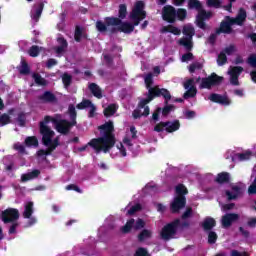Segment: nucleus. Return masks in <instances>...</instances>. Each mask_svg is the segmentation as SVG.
<instances>
[{
	"label": "nucleus",
	"instance_id": "obj_31",
	"mask_svg": "<svg viewBox=\"0 0 256 256\" xmlns=\"http://www.w3.org/2000/svg\"><path fill=\"white\" fill-rule=\"evenodd\" d=\"M134 225H135V219L131 218L121 228L122 233H124V234L131 233V230L133 229Z\"/></svg>",
	"mask_w": 256,
	"mask_h": 256
},
{
	"label": "nucleus",
	"instance_id": "obj_56",
	"mask_svg": "<svg viewBox=\"0 0 256 256\" xmlns=\"http://www.w3.org/2000/svg\"><path fill=\"white\" fill-rule=\"evenodd\" d=\"M26 121H27V118H25L24 113L18 114L17 122H18L19 127H23L25 125Z\"/></svg>",
	"mask_w": 256,
	"mask_h": 256
},
{
	"label": "nucleus",
	"instance_id": "obj_43",
	"mask_svg": "<svg viewBox=\"0 0 256 256\" xmlns=\"http://www.w3.org/2000/svg\"><path fill=\"white\" fill-rule=\"evenodd\" d=\"M227 63V54L225 52H220L218 57H217V65L219 67H223Z\"/></svg>",
	"mask_w": 256,
	"mask_h": 256
},
{
	"label": "nucleus",
	"instance_id": "obj_58",
	"mask_svg": "<svg viewBox=\"0 0 256 256\" xmlns=\"http://www.w3.org/2000/svg\"><path fill=\"white\" fill-rule=\"evenodd\" d=\"M134 256H149V252H147V249L140 247L136 250Z\"/></svg>",
	"mask_w": 256,
	"mask_h": 256
},
{
	"label": "nucleus",
	"instance_id": "obj_1",
	"mask_svg": "<svg viewBox=\"0 0 256 256\" xmlns=\"http://www.w3.org/2000/svg\"><path fill=\"white\" fill-rule=\"evenodd\" d=\"M98 129L103 132V137L91 139L89 145L97 154L101 153V151L103 153H109L115 147V135H113L115 126L113 125V121L104 123Z\"/></svg>",
	"mask_w": 256,
	"mask_h": 256
},
{
	"label": "nucleus",
	"instance_id": "obj_54",
	"mask_svg": "<svg viewBox=\"0 0 256 256\" xmlns=\"http://www.w3.org/2000/svg\"><path fill=\"white\" fill-rule=\"evenodd\" d=\"M193 59H194L193 53L187 52L182 55L181 61L182 63H187V61H193Z\"/></svg>",
	"mask_w": 256,
	"mask_h": 256
},
{
	"label": "nucleus",
	"instance_id": "obj_28",
	"mask_svg": "<svg viewBox=\"0 0 256 256\" xmlns=\"http://www.w3.org/2000/svg\"><path fill=\"white\" fill-rule=\"evenodd\" d=\"M175 191H176V195H177L176 197H185V195L189 194V190L183 184H178L175 187Z\"/></svg>",
	"mask_w": 256,
	"mask_h": 256
},
{
	"label": "nucleus",
	"instance_id": "obj_17",
	"mask_svg": "<svg viewBox=\"0 0 256 256\" xmlns=\"http://www.w3.org/2000/svg\"><path fill=\"white\" fill-rule=\"evenodd\" d=\"M38 101L43 104L57 103V96L51 91H45L43 94L38 96Z\"/></svg>",
	"mask_w": 256,
	"mask_h": 256
},
{
	"label": "nucleus",
	"instance_id": "obj_35",
	"mask_svg": "<svg viewBox=\"0 0 256 256\" xmlns=\"http://www.w3.org/2000/svg\"><path fill=\"white\" fill-rule=\"evenodd\" d=\"M92 104H93V102H91V100L83 99L82 102H80L76 105V109L83 111V109H89Z\"/></svg>",
	"mask_w": 256,
	"mask_h": 256
},
{
	"label": "nucleus",
	"instance_id": "obj_20",
	"mask_svg": "<svg viewBox=\"0 0 256 256\" xmlns=\"http://www.w3.org/2000/svg\"><path fill=\"white\" fill-rule=\"evenodd\" d=\"M57 42L59 43V46L55 48V53L61 55V53H65V50L69 47V43L67 42V39L63 37H58Z\"/></svg>",
	"mask_w": 256,
	"mask_h": 256
},
{
	"label": "nucleus",
	"instance_id": "obj_18",
	"mask_svg": "<svg viewBox=\"0 0 256 256\" xmlns=\"http://www.w3.org/2000/svg\"><path fill=\"white\" fill-rule=\"evenodd\" d=\"M31 215H33V202H28L25 205V209L23 212V217L24 219H30L28 221V225L31 227V225H35V223H37V219L35 218H31Z\"/></svg>",
	"mask_w": 256,
	"mask_h": 256
},
{
	"label": "nucleus",
	"instance_id": "obj_57",
	"mask_svg": "<svg viewBox=\"0 0 256 256\" xmlns=\"http://www.w3.org/2000/svg\"><path fill=\"white\" fill-rule=\"evenodd\" d=\"M14 149L18 151L21 155H25V153H27V151L25 150V146L23 144H14Z\"/></svg>",
	"mask_w": 256,
	"mask_h": 256
},
{
	"label": "nucleus",
	"instance_id": "obj_64",
	"mask_svg": "<svg viewBox=\"0 0 256 256\" xmlns=\"http://www.w3.org/2000/svg\"><path fill=\"white\" fill-rule=\"evenodd\" d=\"M248 63H249V65H251V67H256V55L255 54L248 57Z\"/></svg>",
	"mask_w": 256,
	"mask_h": 256
},
{
	"label": "nucleus",
	"instance_id": "obj_63",
	"mask_svg": "<svg viewBox=\"0 0 256 256\" xmlns=\"http://www.w3.org/2000/svg\"><path fill=\"white\" fill-rule=\"evenodd\" d=\"M161 113V107H158L152 114L153 121H159V114Z\"/></svg>",
	"mask_w": 256,
	"mask_h": 256
},
{
	"label": "nucleus",
	"instance_id": "obj_15",
	"mask_svg": "<svg viewBox=\"0 0 256 256\" xmlns=\"http://www.w3.org/2000/svg\"><path fill=\"white\" fill-rule=\"evenodd\" d=\"M235 221H239V214L237 213H226L221 218V225L224 229H227L235 223Z\"/></svg>",
	"mask_w": 256,
	"mask_h": 256
},
{
	"label": "nucleus",
	"instance_id": "obj_11",
	"mask_svg": "<svg viewBox=\"0 0 256 256\" xmlns=\"http://www.w3.org/2000/svg\"><path fill=\"white\" fill-rule=\"evenodd\" d=\"M223 83V77L212 73L210 76L202 78L200 89H211L217 85H221Z\"/></svg>",
	"mask_w": 256,
	"mask_h": 256
},
{
	"label": "nucleus",
	"instance_id": "obj_6",
	"mask_svg": "<svg viewBox=\"0 0 256 256\" xmlns=\"http://www.w3.org/2000/svg\"><path fill=\"white\" fill-rule=\"evenodd\" d=\"M188 9H195L198 11V15L196 16V25L199 27V29H202L205 31L207 29V19H211L213 13L206 12L205 9H203V4L199 0H188Z\"/></svg>",
	"mask_w": 256,
	"mask_h": 256
},
{
	"label": "nucleus",
	"instance_id": "obj_50",
	"mask_svg": "<svg viewBox=\"0 0 256 256\" xmlns=\"http://www.w3.org/2000/svg\"><path fill=\"white\" fill-rule=\"evenodd\" d=\"M203 69V64L201 62H194L189 65V73H195V71Z\"/></svg>",
	"mask_w": 256,
	"mask_h": 256
},
{
	"label": "nucleus",
	"instance_id": "obj_51",
	"mask_svg": "<svg viewBox=\"0 0 256 256\" xmlns=\"http://www.w3.org/2000/svg\"><path fill=\"white\" fill-rule=\"evenodd\" d=\"M189 217H193V208L191 207L186 208L185 212L181 216V219L185 221L189 219Z\"/></svg>",
	"mask_w": 256,
	"mask_h": 256
},
{
	"label": "nucleus",
	"instance_id": "obj_41",
	"mask_svg": "<svg viewBox=\"0 0 256 256\" xmlns=\"http://www.w3.org/2000/svg\"><path fill=\"white\" fill-rule=\"evenodd\" d=\"M68 114L70 117V121H77V110L75 109V105L73 104L69 105Z\"/></svg>",
	"mask_w": 256,
	"mask_h": 256
},
{
	"label": "nucleus",
	"instance_id": "obj_59",
	"mask_svg": "<svg viewBox=\"0 0 256 256\" xmlns=\"http://www.w3.org/2000/svg\"><path fill=\"white\" fill-rule=\"evenodd\" d=\"M239 161H247V159H250L251 152H245L237 154Z\"/></svg>",
	"mask_w": 256,
	"mask_h": 256
},
{
	"label": "nucleus",
	"instance_id": "obj_9",
	"mask_svg": "<svg viewBox=\"0 0 256 256\" xmlns=\"http://www.w3.org/2000/svg\"><path fill=\"white\" fill-rule=\"evenodd\" d=\"M51 121L55 125L56 131L58 133H60L61 135H69L71 129H73V127H75V125H77V121L69 122L67 119L57 120L50 116V122Z\"/></svg>",
	"mask_w": 256,
	"mask_h": 256
},
{
	"label": "nucleus",
	"instance_id": "obj_46",
	"mask_svg": "<svg viewBox=\"0 0 256 256\" xmlns=\"http://www.w3.org/2000/svg\"><path fill=\"white\" fill-rule=\"evenodd\" d=\"M144 83L146 85V89H150L151 87H153V73L149 72L145 76Z\"/></svg>",
	"mask_w": 256,
	"mask_h": 256
},
{
	"label": "nucleus",
	"instance_id": "obj_62",
	"mask_svg": "<svg viewBox=\"0 0 256 256\" xmlns=\"http://www.w3.org/2000/svg\"><path fill=\"white\" fill-rule=\"evenodd\" d=\"M234 52H235L234 45H230L229 47L224 48L222 51V53H224L225 55H233Z\"/></svg>",
	"mask_w": 256,
	"mask_h": 256
},
{
	"label": "nucleus",
	"instance_id": "obj_24",
	"mask_svg": "<svg viewBox=\"0 0 256 256\" xmlns=\"http://www.w3.org/2000/svg\"><path fill=\"white\" fill-rule=\"evenodd\" d=\"M43 9H45V4L43 2H39L36 5L35 13L32 14V19L36 21V23L39 21V19H41Z\"/></svg>",
	"mask_w": 256,
	"mask_h": 256
},
{
	"label": "nucleus",
	"instance_id": "obj_25",
	"mask_svg": "<svg viewBox=\"0 0 256 256\" xmlns=\"http://www.w3.org/2000/svg\"><path fill=\"white\" fill-rule=\"evenodd\" d=\"M153 237V232L149 229H143L139 234H138V241L139 243H143V241H147V239H151Z\"/></svg>",
	"mask_w": 256,
	"mask_h": 256
},
{
	"label": "nucleus",
	"instance_id": "obj_12",
	"mask_svg": "<svg viewBox=\"0 0 256 256\" xmlns=\"http://www.w3.org/2000/svg\"><path fill=\"white\" fill-rule=\"evenodd\" d=\"M162 19L166 21V23H173L177 22V9L171 5H166L162 8Z\"/></svg>",
	"mask_w": 256,
	"mask_h": 256
},
{
	"label": "nucleus",
	"instance_id": "obj_40",
	"mask_svg": "<svg viewBox=\"0 0 256 256\" xmlns=\"http://www.w3.org/2000/svg\"><path fill=\"white\" fill-rule=\"evenodd\" d=\"M192 39L193 38H183L180 40V45H183L187 51H191V49H193V42H191Z\"/></svg>",
	"mask_w": 256,
	"mask_h": 256
},
{
	"label": "nucleus",
	"instance_id": "obj_45",
	"mask_svg": "<svg viewBox=\"0 0 256 256\" xmlns=\"http://www.w3.org/2000/svg\"><path fill=\"white\" fill-rule=\"evenodd\" d=\"M175 109V105L173 104H165V106L163 108H161V111H162V115L163 117H167L171 111H173Z\"/></svg>",
	"mask_w": 256,
	"mask_h": 256
},
{
	"label": "nucleus",
	"instance_id": "obj_53",
	"mask_svg": "<svg viewBox=\"0 0 256 256\" xmlns=\"http://www.w3.org/2000/svg\"><path fill=\"white\" fill-rule=\"evenodd\" d=\"M104 61L108 67H113L114 58L110 54H103Z\"/></svg>",
	"mask_w": 256,
	"mask_h": 256
},
{
	"label": "nucleus",
	"instance_id": "obj_36",
	"mask_svg": "<svg viewBox=\"0 0 256 256\" xmlns=\"http://www.w3.org/2000/svg\"><path fill=\"white\" fill-rule=\"evenodd\" d=\"M72 81H73V77L71 75H69L68 73H64L62 75V82H63L65 89H68L69 87H71Z\"/></svg>",
	"mask_w": 256,
	"mask_h": 256
},
{
	"label": "nucleus",
	"instance_id": "obj_34",
	"mask_svg": "<svg viewBox=\"0 0 256 256\" xmlns=\"http://www.w3.org/2000/svg\"><path fill=\"white\" fill-rule=\"evenodd\" d=\"M183 35H185L188 39H193V36L195 35V28L193 26H184Z\"/></svg>",
	"mask_w": 256,
	"mask_h": 256
},
{
	"label": "nucleus",
	"instance_id": "obj_29",
	"mask_svg": "<svg viewBox=\"0 0 256 256\" xmlns=\"http://www.w3.org/2000/svg\"><path fill=\"white\" fill-rule=\"evenodd\" d=\"M162 33H172V35H181V30L173 25L164 26Z\"/></svg>",
	"mask_w": 256,
	"mask_h": 256
},
{
	"label": "nucleus",
	"instance_id": "obj_10",
	"mask_svg": "<svg viewBox=\"0 0 256 256\" xmlns=\"http://www.w3.org/2000/svg\"><path fill=\"white\" fill-rule=\"evenodd\" d=\"M180 127L181 122L179 120L159 122L154 126V131L156 133H163V131H166V133H175V131H179Z\"/></svg>",
	"mask_w": 256,
	"mask_h": 256
},
{
	"label": "nucleus",
	"instance_id": "obj_30",
	"mask_svg": "<svg viewBox=\"0 0 256 256\" xmlns=\"http://www.w3.org/2000/svg\"><path fill=\"white\" fill-rule=\"evenodd\" d=\"M26 147H39V140L35 136H28L24 141Z\"/></svg>",
	"mask_w": 256,
	"mask_h": 256
},
{
	"label": "nucleus",
	"instance_id": "obj_61",
	"mask_svg": "<svg viewBox=\"0 0 256 256\" xmlns=\"http://www.w3.org/2000/svg\"><path fill=\"white\" fill-rule=\"evenodd\" d=\"M145 227V221L143 219L139 218L136 223L134 224V229L137 231L139 229H143Z\"/></svg>",
	"mask_w": 256,
	"mask_h": 256
},
{
	"label": "nucleus",
	"instance_id": "obj_44",
	"mask_svg": "<svg viewBox=\"0 0 256 256\" xmlns=\"http://www.w3.org/2000/svg\"><path fill=\"white\" fill-rule=\"evenodd\" d=\"M217 239H219V236H217V233L215 231L208 232L209 245H215L217 243Z\"/></svg>",
	"mask_w": 256,
	"mask_h": 256
},
{
	"label": "nucleus",
	"instance_id": "obj_38",
	"mask_svg": "<svg viewBox=\"0 0 256 256\" xmlns=\"http://www.w3.org/2000/svg\"><path fill=\"white\" fill-rule=\"evenodd\" d=\"M230 77H239L241 73H243V67L241 66H234L228 72Z\"/></svg>",
	"mask_w": 256,
	"mask_h": 256
},
{
	"label": "nucleus",
	"instance_id": "obj_60",
	"mask_svg": "<svg viewBox=\"0 0 256 256\" xmlns=\"http://www.w3.org/2000/svg\"><path fill=\"white\" fill-rule=\"evenodd\" d=\"M57 60L55 58H49L46 62L47 69H53L57 65Z\"/></svg>",
	"mask_w": 256,
	"mask_h": 256
},
{
	"label": "nucleus",
	"instance_id": "obj_48",
	"mask_svg": "<svg viewBox=\"0 0 256 256\" xmlns=\"http://www.w3.org/2000/svg\"><path fill=\"white\" fill-rule=\"evenodd\" d=\"M197 95V88L192 86L184 93V99H189L190 97H195Z\"/></svg>",
	"mask_w": 256,
	"mask_h": 256
},
{
	"label": "nucleus",
	"instance_id": "obj_21",
	"mask_svg": "<svg viewBox=\"0 0 256 256\" xmlns=\"http://www.w3.org/2000/svg\"><path fill=\"white\" fill-rule=\"evenodd\" d=\"M217 226V221L214 220L213 217H206L201 224V227L204 231H211L214 227Z\"/></svg>",
	"mask_w": 256,
	"mask_h": 256
},
{
	"label": "nucleus",
	"instance_id": "obj_52",
	"mask_svg": "<svg viewBox=\"0 0 256 256\" xmlns=\"http://www.w3.org/2000/svg\"><path fill=\"white\" fill-rule=\"evenodd\" d=\"M141 209H143L141 204H136L128 210L127 215H135V213L141 211Z\"/></svg>",
	"mask_w": 256,
	"mask_h": 256
},
{
	"label": "nucleus",
	"instance_id": "obj_5",
	"mask_svg": "<svg viewBox=\"0 0 256 256\" xmlns=\"http://www.w3.org/2000/svg\"><path fill=\"white\" fill-rule=\"evenodd\" d=\"M156 97H163L164 105H167L171 101V92L165 88H159V86L148 88L147 98L140 100L138 109H143L145 105H149Z\"/></svg>",
	"mask_w": 256,
	"mask_h": 256
},
{
	"label": "nucleus",
	"instance_id": "obj_16",
	"mask_svg": "<svg viewBox=\"0 0 256 256\" xmlns=\"http://www.w3.org/2000/svg\"><path fill=\"white\" fill-rule=\"evenodd\" d=\"M208 99L212 101V103H218V105H231V100L227 95L212 93L209 95Z\"/></svg>",
	"mask_w": 256,
	"mask_h": 256
},
{
	"label": "nucleus",
	"instance_id": "obj_37",
	"mask_svg": "<svg viewBox=\"0 0 256 256\" xmlns=\"http://www.w3.org/2000/svg\"><path fill=\"white\" fill-rule=\"evenodd\" d=\"M41 49L43 48L37 45H33L28 50V55H30V57H39V53H41Z\"/></svg>",
	"mask_w": 256,
	"mask_h": 256
},
{
	"label": "nucleus",
	"instance_id": "obj_32",
	"mask_svg": "<svg viewBox=\"0 0 256 256\" xmlns=\"http://www.w3.org/2000/svg\"><path fill=\"white\" fill-rule=\"evenodd\" d=\"M127 18V5L120 4L119 10H118V17L117 19H120V21H123V19Z\"/></svg>",
	"mask_w": 256,
	"mask_h": 256
},
{
	"label": "nucleus",
	"instance_id": "obj_8",
	"mask_svg": "<svg viewBox=\"0 0 256 256\" xmlns=\"http://www.w3.org/2000/svg\"><path fill=\"white\" fill-rule=\"evenodd\" d=\"M179 225H181V220L179 218L166 224L160 232L161 239H163L164 241H171V239H173L175 235H177Z\"/></svg>",
	"mask_w": 256,
	"mask_h": 256
},
{
	"label": "nucleus",
	"instance_id": "obj_55",
	"mask_svg": "<svg viewBox=\"0 0 256 256\" xmlns=\"http://www.w3.org/2000/svg\"><path fill=\"white\" fill-rule=\"evenodd\" d=\"M66 191H76V193H83V190L75 184H69L66 186Z\"/></svg>",
	"mask_w": 256,
	"mask_h": 256
},
{
	"label": "nucleus",
	"instance_id": "obj_27",
	"mask_svg": "<svg viewBox=\"0 0 256 256\" xmlns=\"http://www.w3.org/2000/svg\"><path fill=\"white\" fill-rule=\"evenodd\" d=\"M117 109H119L117 104H109L108 107L104 109V116L113 117V115L117 113Z\"/></svg>",
	"mask_w": 256,
	"mask_h": 256
},
{
	"label": "nucleus",
	"instance_id": "obj_26",
	"mask_svg": "<svg viewBox=\"0 0 256 256\" xmlns=\"http://www.w3.org/2000/svg\"><path fill=\"white\" fill-rule=\"evenodd\" d=\"M32 78L34 79V83L39 87H47V80L41 76L39 73H33Z\"/></svg>",
	"mask_w": 256,
	"mask_h": 256
},
{
	"label": "nucleus",
	"instance_id": "obj_39",
	"mask_svg": "<svg viewBox=\"0 0 256 256\" xmlns=\"http://www.w3.org/2000/svg\"><path fill=\"white\" fill-rule=\"evenodd\" d=\"M21 75H29L31 73V68L29 67V64L27 61L23 60L21 62V67L19 69Z\"/></svg>",
	"mask_w": 256,
	"mask_h": 256
},
{
	"label": "nucleus",
	"instance_id": "obj_19",
	"mask_svg": "<svg viewBox=\"0 0 256 256\" xmlns=\"http://www.w3.org/2000/svg\"><path fill=\"white\" fill-rule=\"evenodd\" d=\"M214 181L215 183H218V185H225L226 183H230L231 174H229V172H220L217 174Z\"/></svg>",
	"mask_w": 256,
	"mask_h": 256
},
{
	"label": "nucleus",
	"instance_id": "obj_2",
	"mask_svg": "<svg viewBox=\"0 0 256 256\" xmlns=\"http://www.w3.org/2000/svg\"><path fill=\"white\" fill-rule=\"evenodd\" d=\"M96 29L99 33L109 32L110 35H115L117 33H125L126 35H130V33L135 31L133 24L123 22V20L115 16L105 17L104 22L102 20H97Z\"/></svg>",
	"mask_w": 256,
	"mask_h": 256
},
{
	"label": "nucleus",
	"instance_id": "obj_13",
	"mask_svg": "<svg viewBox=\"0 0 256 256\" xmlns=\"http://www.w3.org/2000/svg\"><path fill=\"white\" fill-rule=\"evenodd\" d=\"M3 223H13L19 219V210L15 208H7L1 214Z\"/></svg>",
	"mask_w": 256,
	"mask_h": 256
},
{
	"label": "nucleus",
	"instance_id": "obj_47",
	"mask_svg": "<svg viewBox=\"0 0 256 256\" xmlns=\"http://www.w3.org/2000/svg\"><path fill=\"white\" fill-rule=\"evenodd\" d=\"M11 123V117L8 114L0 115V126L5 127V125H9Z\"/></svg>",
	"mask_w": 256,
	"mask_h": 256
},
{
	"label": "nucleus",
	"instance_id": "obj_23",
	"mask_svg": "<svg viewBox=\"0 0 256 256\" xmlns=\"http://www.w3.org/2000/svg\"><path fill=\"white\" fill-rule=\"evenodd\" d=\"M88 89L96 97V99H103V91L101 90V87L97 85L96 83H90L88 86Z\"/></svg>",
	"mask_w": 256,
	"mask_h": 256
},
{
	"label": "nucleus",
	"instance_id": "obj_49",
	"mask_svg": "<svg viewBox=\"0 0 256 256\" xmlns=\"http://www.w3.org/2000/svg\"><path fill=\"white\" fill-rule=\"evenodd\" d=\"M208 7H214V9H221V0H206Z\"/></svg>",
	"mask_w": 256,
	"mask_h": 256
},
{
	"label": "nucleus",
	"instance_id": "obj_33",
	"mask_svg": "<svg viewBox=\"0 0 256 256\" xmlns=\"http://www.w3.org/2000/svg\"><path fill=\"white\" fill-rule=\"evenodd\" d=\"M185 21L187 19V10L185 8H178L176 10V21Z\"/></svg>",
	"mask_w": 256,
	"mask_h": 256
},
{
	"label": "nucleus",
	"instance_id": "obj_4",
	"mask_svg": "<svg viewBox=\"0 0 256 256\" xmlns=\"http://www.w3.org/2000/svg\"><path fill=\"white\" fill-rule=\"evenodd\" d=\"M245 21H247V11L244 8H240L238 14L235 18L231 16H226L225 20L220 23V28L216 30V33H226L227 35H231L233 33L232 25H239L242 27Z\"/></svg>",
	"mask_w": 256,
	"mask_h": 256
},
{
	"label": "nucleus",
	"instance_id": "obj_7",
	"mask_svg": "<svg viewBox=\"0 0 256 256\" xmlns=\"http://www.w3.org/2000/svg\"><path fill=\"white\" fill-rule=\"evenodd\" d=\"M144 9L145 3L143 1H137L130 13V19L133 21L132 25L134 27H138L139 23H141L143 19H146L147 12Z\"/></svg>",
	"mask_w": 256,
	"mask_h": 256
},
{
	"label": "nucleus",
	"instance_id": "obj_3",
	"mask_svg": "<svg viewBox=\"0 0 256 256\" xmlns=\"http://www.w3.org/2000/svg\"><path fill=\"white\" fill-rule=\"evenodd\" d=\"M48 123H51V116H45L44 120L39 123L40 134L42 135V143L45 145V147H48V149L45 150L46 157L51 155V153H53V151L59 147V140H53L55 137V131L51 130L50 127L47 126Z\"/></svg>",
	"mask_w": 256,
	"mask_h": 256
},
{
	"label": "nucleus",
	"instance_id": "obj_22",
	"mask_svg": "<svg viewBox=\"0 0 256 256\" xmlns=\"http://www.w3.org/2000/svg\"><path fill=\"white\" fill-rule=\"evenodd\" d=\"M39 175H41V170L34 169L31 172L23 174L21 176V181H23V183H26V181H31L33 179H37V177H39Z\"/></svg>",
	"mask_w": 256,
	"mask_h": 256
},
{
	"label": "nucleus",
	"instance_id": "obj_14",
	"mask_svg": "<svg viewBox=\"0 0 256 256\" xmlns=\"http://www.w3.org/2000/svg\"><path fill=\"white\" fill-rule=\"evenodd\" d=\"M187 205V198L183 196H176L170 205L172 213H179Z\"/></svg>",
	"mask_w": 256,
	"mask_h": 256
},
{
	"label": "nucleus",
	"instance_id": "obj_42",
	"mask_svg": "<svg viewBox=\"0 0 256 256\" xmlns=\"http://www.w3.org/2000/svg\"><path fill=\"white\" fill-rule=\"evenodd\" d=\"M82 37H83V28H81V26H76L75 32H74V39L76 43H81Z\"/></svg>",
	"mask_w": 256,
	"mask_h": 256
}]
</instances>
